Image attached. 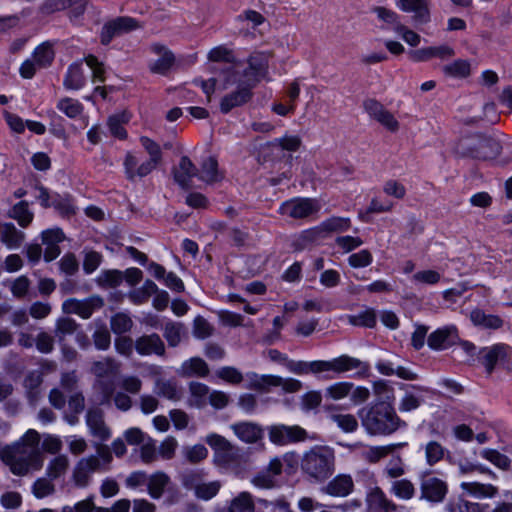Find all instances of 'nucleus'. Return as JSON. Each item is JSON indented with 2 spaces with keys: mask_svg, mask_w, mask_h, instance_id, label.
I'll list each match as a JSON object with an SVG mask.
<instances>
[{
  "mask_svg": "<svg viewBox=\"0 0 512 512\" xmlns=\"http://www.w3.org/2000/svg\"><path fill=\"white\" fill-rule=\"evenodd\" d=\"M269 56L256 52L247 59V66H230L223 70L224 87L236 85V90L226 94L220 101V110L227 114L233 108L247 103L252 97V89L262 80H268Z\"/></svg>",
  "mask_w": 512,
  "mask_h": 512,
  "instance_id": "f257e3e1",
  "label": "nucleus"
},
{
  "mask_svg": "<svg viewBox=\"0 0 512 512\" xmlns=\"http://www.w3.org/2000/svg\"><path fill=\"white\" fill-rule=\"evenodd\" d=\"M39 443V433L29 429L18 441L2 450L1 459L17 476L39 470L43 465Z\"/></svg>",
  "mask_w": 512,
  "mask_h": 512,
  "instance_id": "7ed1b4c3",
  "label": "nucleus"
},
{
  "mask_svg": "<svg viewBox=\"0 0 512 512\" xmlns=\"http://www.w3.org/2000/svg\"><path fill=\"white\" fill-rule=\"evenodd\" d=\"M406 442L392 443L384 446H373L367 452V458L370 462H378L380 459L392 453L395 449L406 446Z\"/></svg>",
  "mask_w": 512,
  "mask_h": 512,
  "instance_id": "052dcab7",
  "label": "nucleus"
},
{
  "mask_svg": "<svg viewBox=\"0 0 512 512\" xmlns=\"http://www.w3.org/2000/svg\"><path fill=\"white\" fill-rule=\"evenodd\" d=\"M102 306L103 300L99 296H91L82 300L69 298L62 303V311L65 314H76L83 319H89Z\"/></svg>",
  "mask_w": 512,
  "mask_h": 512,
  "instance_id": "ddd939ff",
  "label": "nucleus"
},
{
  "mask_svg": "<svg viewBox=\"0 0 512 512\" xmlns=\"http://www.w3.org/2000/svg\"><path fill=\"white\" fill-rule=\"evenodd\" d=\"M269 440L276 445H287L307 439V432L298 425H272L268 429Z\"/></svg>",
  "mask_w": 512,
  "mask_h": 512,
  "instance_id": "f8f14e48",
  "label": "nucleus"
},
{
  "mask_svg": "<svg viewBox=\"0 0 512 512\" xmlns=\"http://www.w3.org/2000/svg\"><path fill=\"white\" fill-rule=\"evenodd\" d=\"M139 27L138 21L132 17H117L103 26L100 35L101 43L108 45L114 37L136 30Z\"/></svg>",
  "mask_w": 512,
  "mask_h": 512,
  "instance_id": "4468645a",
  "label": "nucleus"
},
{
  "mask_svg": "<svg viewBox=\"0 0 512 512\" xmlns=\"http://www.w3.org/2000/svg\"><path fill=\"white\" fill-rule=\"evenodd\" d=\"M389 493L397 499L408 501L416 494L414 483L407 478H398L391 481Z\"/></svg>",
  "mask_w": 512,
  "mask_h": 512,
  "instance_id": "f704fd0d",
  "label": "nucleus"
},
{
  "mask_svg": "<svg viewBox=\"0 0 512 512\" xmlns=\"http://www.w3.org/2000/svg\"><path fill=\"white\" fill-rule=\"evenodd\" d=\"M421 499L431 503H441L448 492L447 483L435 476L424 477L420 484Z\"/></svg>",
  "mask_w": 512,
  "mask_h": 512,
  "instance_id": "dca6fc26",
  "label": "nucleus"
},
{
  "mask_svg": "<svg viewBox=\"0 0 512 512\" xmlns=\"http://www.w3.org/2000/svg\"><path fill=\"white\" fill-rule=\"evenodd\" d=\"M86 424L92 436L100 441H107L111 437V432L104 422L101 411L89 410L86 414Z\"/></svg>",
  "mask_w": 512,
  "mask_h": 512,
  "instance_id": "b1692460",
  "label": "nucleus"
},
{
  "mask_svg": "<svg viewBox=\"0 0 512 512\" xmlns=\"http://www.w3.org/2000/svg\"><path fill=\"white\" fill-rule=\"evenodd\" d=\"M367 512H389L393 506L385 493L378 487L374 488L366 497Z\"/></svg>",
  "mask_w": 512,
  "mask_h": 512,
  "instance_id": "473e14b6",
  "label": "nucleus"
},
{
  "mask_svg": "<svg viewBox=\"0 0 512 512\" xmlns=\"http://www.w3.org/2000/svg\"><path fill=\"white\" fill-rule=\"evenodd\" d=\"M347 262L350 267L359 269V268H365L372 264L373 262V255L372 253L367 249H362L356 253H352L347 258Z\"/></svg>",
  "mask_w": 512,
  "mask_h": 512,
  "instance_id": "e2e57ef3",
  "label": "nucleus"
},
{
  "mask_svg": "<svg viewBox=\"0 0 512 512\" xmlns=\"http://www.w3.org/2000/svg\"><path fill=\"white\" fill-rule=\"evenodd\" d=\"M184 326L179 322L168 321L163 328V336L170 347H176L180 344Z\"/></svg>",
  "mask_w": 512,
  "mask_h": 512,
  "instance_id": "09e8293b",
  "label": "nucleus"
},
{
  "mask_svg": "<svg viewBox=\"0 0 512 512\" xmlns=\"http://www.w3.org/2000/svg\"><path fill=\"white\" fill-rule=\"evenodd\" d=\"M230 428L240 441L247 444L257 443L264 436L263 428L259 424L250 421L233 423Z\"/></svg>",
  "mask_w": 512,
  "mask_h": 512,
  "instance_id": "6ab92c4d",
  "label": "nucleus"
},
{
  "mask_svg": "<svg viewBox=\"0 0 512 512\" xmlns=\"http://www.w3.org/2000/svg\"><path fill=\"white\" fill-rule=\"evenodd\" d=\"M144 165H146V160L140 162L138 157L133 153H126L123 166L127 179L130 181H134L137 178H143L156 169L150 168L148 170H142V167H144Z\"/></svg>",
  "mask_w": 512,
  "mask_h": 512,
  "instance_id": "cd10ccee",
  "label": "nucleus"
},
{
  "mask_svg": "<svg viewBox=\"0 0 512 512\" xmlns=\"http://www.w3.org/2000/svg\"><path fill=\"white\" fill-rule=\"evenodd\" d=\"M220 487L221 483L219 481L202 482L194 489V493L198 499L208 501L218 494Z\"/></svg>",
  "mask_w": 512,
  "mask_h": 512,
  "instance_id": "680f3d73",
  "label": "nucleus"
},
{
  "mask_svg": "<svg viewBox=\"0 0 512 512\" xmlns=\"http://www.w3.org/2000/svg\"><path fill=\"white\" fill-rule=\"evenodd\" d=\"M43 382V374L40 370L30 371L24 379V387L31 404H35L39 398V388Z\"/></svg>",
  "mask_w": 512,
  "mask_h": 512,
  "instance_id": "a19ab883",
  "label": "nucleus"
},
{
  "mask_svg": "<svg viewBox=\"0 0 512 512\" xmlns=\"http://www.w3.org/2000/svg\"><path fill=\"white\" fill-rule=\"evenodd\" d=\"M205 472L201 469H193L185 471L181 475V482L186 489L194 490L198 485L203 482Z\"/></svg>",
  "mask_w": 512,
  "mask_h": 512,
  "instance_id": "338daca9",
  "label": "nucleus"
},
{
  "mask_svg": "<svg viewBox=\"0 0 512 512\" xmlns=\"http://www.w3.org/2000/svg\"><path fill=\"white\" fill-rule=\"evenodd\" d=\"M131 119V115L127 111H122L111 115L107 120V126L110 134L119 139L124 140L127 138V131L124 127Z\"/></svg>",
  "mask_w": 512,
  "mask_h": 512,
  "instance_id": "2f4dec72",
  "label": "nucleus"
},
{
  "mask_svg": "<svg viewBox=\"0 0 512 512\" xmlns=\"http://www.w3.org/2000/svg\"><path fill=\"white\" fill-rule=\"evenodd\" d=\"M196 175V168L192 161L187 156H182L178 166L173 170L175 182L180 187L188 189L192 178Z\"/></svg>",
  "mask_w": 512,
  "mask_h": 512,
  "instance_id": "bb28decb",
  "label": "nucleus"
},
{
  "mask_svg": "<svg viewBox=\"0 0 512 512\" xmlns=\"http://www.w3.org/2000/svg\"><path fill=\"white\" fill-rule=\"evenodd\" d=\"M470 319L475 326L486 329H498L503 325V320L499 316L486 314L480 309L471 311Z\"/></svg>",
  "mask_w": 512,
  "mask_h": 512,
  "instance_id": "58836bf2",
  "label": "nucleus"
},
{
  "mask_svg": "<svg viewBox=\"0 0 512 512\" xmlns=\"http://www.w3.org/2000/svg\"><path fill=\"white\" fill-rule=\"evenodd\" d=\"M252 385L256 389H266L269 386H282L287 392H296L302 388V383L293 378L282 379L273 375H257L255 373L251 376Z\"/></svg>",
  "mask_w": 512,
  "mask_h": 512,
  "instance_id": "f3484780",
  "label": "nucleus"
},
{
  "mask_svg": "<svg viewBox=\"0 0 512 512\" xmlns=\"http://www.w3.org/2000/svg\"><path fill=\"white\" fill-rule=\"evenodd\" d=\"M151 49L159 58L150 63V70L153 73L166 74L174 64V54L160 44H153Z\"/></svg>",
  "mask_w": 512,
  "mask_h": 512,
  "instance_id": "a878e982",
  "label": "nucleus"
},
{
  "mask_svg": "<svg viewBox=\"0 0 512 512\" xmlns=\"http://www.w3.org/2000/svg\"><path fill=\"white\" fill-rule=\"evenodd\" d=\"M197 176L201 181L207 184H215L224 179L225 173L219 168L216 158L209 156L202 161Z\"/></svg>",
  "mask_w": 512,
  "mask_h": 512,
  "instance_id": "393cba45",
  "label": "nucleus"
},
{
  "mask_svg": "<svg viewBox=\"0 0 512 512\" xmlns=\"http://www.w3.org/2000/svg\"><path fill=\"white\" fill-rule=\"evenodd\" d=\"M69 465V460L65 455H58L54 457L48 464L46 468L47 477L52 480H55L62 476Z\"/></svg>",
  "mask_w": 512,
  "mask_h": 512,
  "instance_id": "6e6d98bb",
  "label": "nucleus"
},
{
  "mask_svg": "<svg viewBox=\"0 0 512 512\" xmlns=\"http://www.w3.org/2000/svg\"><path fill=\"white\" fill-rule=\"evenodd\" d=\"M353 389V383L342 381L328 386L325 395L333 400H341L350 395Z\"/></svg>",
  "mask_w": 512,
  "mask_h": 512,
  "instance_id": "13d9d810",
  "label": "nucleus"
},
{
  "mask_svg": "<svg viewBox=\"0 0 512 512\" xmlns=\"http://www.w3.org/2000/svg\"><path fill=\"white\" fill-rule=\"evenodd\" d=\"M447 509L449 512H483V507L479 503L469 502L463 498L451 501Z\"/></svg>",
  "mask_w": 512,
  "mask_h": 512,
  "instance_id": "774afa93",
  "label": "nucleus"
},
{
  "mask_svg": "<svg viewBox=\"0 0 512 512\" xmlns=\"http://www.w3.org/2000/svg\"><path fill=\"white\" fill-rule=\"evenodd\" d=\"M189 404L196 408L204 407L210 394L209 387L200 382H191L189 385Z\"/></svg>",
  "mask_w": 512,
  "mask_h": 512,
  "instance_id": "79ce46f5",
  "label": "nucleus"
},
{
  "mask_svg": "<svg viewBox=\"0 0 512 512\" xmlns=\"http://www.w3.org/2000/svg\"><path fill=\"white\" fill-rule=\"evenodd\" d=\"M426 463L433 466L444 459L449 451L437 441H429L424 447Z\"/></svg>",
  "mask_w": 512,
  "mask_h": 512,
  "instance_id": "de8ad7c7",
  "label": "nucleus"
},
{
  "mask_svg": "<svg viewBox=\"0 0 512 512\" xmlns=\"http://www.w3.org/2000/svg\"><path fill=\"white\" fill-rule=\"evenodd\" d=\"M461 489L468 495L475 498H490L496 493V489L491 484H482L479 482H462Z\"/></svg>",
  "mask_w": 512,
  "mask_h": 512,
  "instance_id": "c03bdc74",
  "label": "nucleus"
},
{
  "mask_svg": "<svg viewBox=\"0 0 512 512\" xmlns=\"http://www.w3.org/2000/svg\"><path fill=\"white\" fill-rule=\"evenodd\" d=\"M112 461L108 446L97 445L96 454L82 457L74 466L72 478L76 486L85 487L93 473L106 470Z\"/></svg>",
  "mask_w": 512,
  "mask_h": 512,
  "instance_id": "0eeeda50",
  "label": "nucleus"
},
{
  "mask_svg": "<svg viewBox=\"0 0 512 512\" xmlns=\"http://www.w3.org/2000/svg\"><path fill=\"white\" fill-rule=\"evenodd\" d=\"M346 319L352 326L374 328L377 324V313L374 308L365 307L356 314L347 315Z\"/></svg>",
  "mask_w": 512,
  "mask_h": 512,
  "instance_id": "e433bc0d",
  "label": "nucleus"
},
{
  "mask_svg": "<svg viewBox=\"0 0 512 512\" xmlns=\"http://www.w3.org/2000/svg\"><path fill=\"white\" fill-rule=\"evenodd\" d=\"M321 205L313 198H293L283 202L279 207V213L294 219H303L320 211Z\"/></svg>",
  "mask_w": 512,
  "mask_h": 512,
  "instance_id": "9b49d317",
  "label": "nucleus"
},
{
  "mask_svg": "<svg viewBox=\"0 0 512 512\" xmlns=\"http://www.w3.org/2000/svg\"><path fill=\"white\" fill-rule=\"evenodd\" d=\"M56 108L70 119L78 118L84 111L83 104L79 100L70 97L61 98L57 102Z\"/></svg>",
  "mask_w": 512,
  "mask_h": 512,
  "instance_id": "49530a36",
  "label": "nucleus"
},
{
  "mask_svg": "<svg viewBox=\"0 0 512 512\" xmlns=\"http://www.w3.org/2000/svg\"><path fill=\"white\" fill-rule=\"evenodd\" d=\"M85 5L86 0H46L41 10L43 13L50 14L73 7L75 16H79L84 12Z\"/></svg>",
  "mask_w": 512,
  "mask_h": 512,
  "instance_id": "c756f323",
  "label": "nucleus"
},
{
  "mask_svg": "<svg viewBox=\"0 0 512 512\" xmlns=\"http://www.w3.org/2000/svg\"><path fill=\"white\" fill-rule=\"evenodd\" d=\"M86 84L82 62L72 63L65 74L63 85L67 90H80Z\"/></svg>",
  "mask_w": 512,
  "mask_h": 512,
  "instance_id": "c85d7f7f",
  "label": "nucleus"
},
{
  "mask_svg": "<svg viewBox=\"0 0 512 512\" xmlns=\"http://www.w3.org/2000/svg\"><path fill=\"white\" fill-rule=\"evenodd\" d=\"M254 508L251 494L242 492L231 501L228 512H254Z\"/></svg>",
  "mask_w": 512,
  "mask_h": 512,
  "instance_id": "5fc2aeb1",
  "label": "nucleus"
},
{
  "mask_svg": "<svg viewBox=\"0 0 512 512\" xmlns=\"http://www.w3.org/2000/svg\"><path fill=\"white\" fill-rule=\"evenodd\" d=\"M405 472V464L399 455L393 456L383 469V475L391 481L402 477Z\"/></svg>",
  "mask_w": 512,
  "mask_h": 512,
  "instance_id": "4d7b16f0",
  "label": "nucleus"
},
{
  "mask_svg": "<svg viewBox=\"0 0 512 512\" xmlns=\"http://www.w3.org/2000/svg\"><path fill=\"white\" fill-rule=\"evenodd\" d=\"M140 143L149 154V159L146 160V165H144L143 170L156 168L162 160V151L160 145L146 136L140 137Z\"/></svg>",
  "mask_w": 512,
  "mask_h": 512,
  "instance_id": "4c0bfd02",
  "label": "nucleus"
},
{
  "mask_svg": "<svg viewBox=\"0 0 512 512\" xmlns=\"http://www.w3.org/2000/svg\"><path fill=\"white\" fill-rule=\"evenodd\" d=\"M77 329V323L74 319L63 317L56 321L55 336L63 340L66 336L72 335Z\"/></svg>",
  "mask_w": 512,
  "mask_h": 512,
  "instance_id": "69168bd1",
  "label": "nucleus"
},
{
  "mask_svg": "<svg viewBox=\"0 0 512 512\" xmlns=\"http://www.w3.org/2000/svg\"><path fill=\"white\" fill-rule=\"evenodd\" d=\"M362 427L371 436H390L407 427L393 406L385 402L367 405L359 410Z\"/></svg>",
  "mask_w": 512,
  "mask_h": 512,
  "instance_id": "20e7f679",
  "label": "nucleus"
},
{
  "mask_svg": "<svg viewBox=\"0 0 512 512\" xmlns=\"http://www.w3.org/2000/svg\"><path fill=\"white\" fill-rule=\"evenodd\" d=\"M372 12L376 15L378 21L382 23L380 28L383 31L392 30L396 32L398 26L402 24L400 21V16L391 9H387L382 6H377L372 9Z\"/></svg>",
  "mask_w": 512,
  "mask_h": 512,
  "instance_id": "72a5a7b5",
  "label": "nucleus"
},
{
  "mask_svg": "<svg viewBox=\"0 0 512 512\" xmlns=\"http://www.w3.org/2000/svg\"><path fill=\"white\" fill-rule=\"evenodd\" d=\"M178 373L183 377H206L209 373V368L202 358L192 357L182 363Z\"/></svg>",
  "mask_w": 512,
  "mask_h": 512,
  "instance_id": "7c9ffc66",
  "label": "nucleus"
},
{
  "mask_svg": "<svg viewBox=\"0 0 512 512\" xmlns=\"http://www.w3.org/2000/svg\"><path fill=\"white\" fill-rule=\"evenodd\" d=\"M459 341L455 325H446L433 331L427 338L428 346L437 351L446 350Z\"/></svg>",
  "mask_w": 512,
  "mask_h": 512,
  "instance_id": "2eb2a0df",
  "label": "nucleus"
},
{
  "mask_svg": "<svg viewBox=\"0 0 512 512\" xmlns=\"http://www.w3.org/2000/svg\"><path fill=\"white\" fill-rule=\"evenodd\" d=\"M25 239V233L18 230L13 223H5L1 230V242L8 249H18Z\"/></svg>",
  "mask_w": 512,
  "mask_h": 512,
  "instance_id": "c9c22d12",
  "label": "nucleus"
},
{
  "mask_svg": "<svg viewBox=\"0 0 512 512\" xmlns=\"http://www.w3.org/2000/svg\"><path fill=\"white\" fill-rule=\"evenodd\" d=\"M354 481L349 474H338L331 479L322 492L332 497H346L353 492Z\"/></svg>",
  "mask_w": 512,
  "mask_h": 512,
  "instance_id": "4be33fe9",
  "label": "nucleus"
},
{
  "mask_svg": "<svg viewBox=\"0 0 512 512\" xmlns=\"http://www.w3.org/2000/svg\"><path fill=\"white\" fill-rule=\"evenodd\" d=\"M170 482V478L163 472H156L148 476L147 490L154 499H159Z\"/></svg>",
  "mask_w": 512,
  "mask_h": 512,
  "instance_id": "37998d69",
  "label": "nucleus"
},
{
  "mask_svg": "<svg viewBox=\"0 0 512 512\" xmlns=\"http://www.w3.org/2000/svg\"><path fill=\"white\" fill-rule=\"evenodd\" d=\"M323 233L325 235L330 232H344L347 231L351 226L349 218L333 216L324 220L320 224Z\"/></svg>",
  "mask_w": 512,
  "mask_h": 512,
  "instance_id": "864d4df0",
  "label": "nucleus"
},
{
  "mask_svg": "<svg viewBox=\"0 0 512 512\" xmlns=\"http://www.w3.org/2000/svg\"><path fill=\"white\" fill-rule=\"evenodd\" d=\"M134 347L136 352L141 356L165 355V344L156 333L138 337L135 340Z\"/></svg>",
  "mask_w": 512,
  "mask_h": 512,
  "instance_id": "a211bd4d",
  "label": "nucleus"
},
{
  "mask_svg": "<svg viewBox=\"0 0 512 512\" xmlns=\"http://www.w3.org/2000/svg\"><path fill=\"white\" fill-rule=\"evenodd\" d=\"M477 360L487 375H491L497 366L511 371L512 347L504 343L483 347L477 353Z\"/></svg>",
  "mask_w": 512,
  "mask_h": 512,
  "instance_id": "1a4fd4ad",
  "label": "nucleus"
},
{
  "mask_svg": "<svg viewBox=\"0 0 512 512\" xmlns=\"http://www.w3.org/2000/svg\"><path fill=\"white\" fill-rule=\"evenodd\" d=\"M329 419L345 433H352L358 429V421L352 414L331 413Z\"/></svg>",
  "mask_w": 512,
  "mask_h": 512,
  "instance_id": "8fccbe9b",
  "label": "nucleus"
},
{
  "mask_svg": "<svg viewBox=\"0 0 512 512\" xmlns=\"http://www.w3.org/2000/svg\"><path fill=\"white\" fill-rule=\"evenodd\" d=\"M121 364L114 358L105 357L91 365V373L95 376L94 389L101 394L100 403H108L116 388V378Z\"/></svg>",
  "mask_w": 512,
  "mask_h": 512,
  "instance_id": "423d86ee",
  "label": "nucleus"
},
{
  "mask_svg": "<svg viewBox=\"0 0 512 512\" xmlns=\"http://www.w3.org/2000/svg\"><path fill=\"white\" fill-rule=\"evenodd\" d=\"M499 141L491 137L467 138L459 142L457 152L463 157L477 160H493L501 152Z\"/></svg>",
  "mask_w": 512,
  "mask_h": 512,
  "instance_id": "6e6552de",
  "label": "nucleus"
},
{
  "mask_svg": "<svg viewBox=\"0 0 512 512\" xmlns=\"http://www.w3.org/2000/svg\"><path fill=\"white\" fill-rule=\"evenodd\" d=\"M9 217L16 220L20 227L26 228L34 218V213L29 209L26 201L16 203L9 211Z\"/></svg>",
  "mask_w": 512,
  "mask_h": 512,
  "instance_id": "a18cd8bd",
  "label": "nucleus"
},
{
  "mask_svg": "<svg viewBox=\"0 0 512 512\" xmlns=\"http://www.w3.org/2000/svg\"><path fill=\"white\" fill-rule=\"evenodd\" d=\"M156 393L157 395L171 401H178L182 394L177 383L172 380L157 382Z\"/></svg>",
  "mask_w": 512,
  "mask_h": 512,
  "instance_id": "3c124183",
  "label": "nucleus"
},
{
  "mask_svg": "<svg viewBox=\"0 0 512 512\" xmlns=\"http://www.w3.org/2000/svg\"><path fill=\"white\" fill-rule=\"evenodd\" d=\"M396 6L403 12L413 13L417 24H426L430 21L428 0H396Z\"/></svg>",
  "mask_w": 512,
  "mask_h": 512,
  "instance_id": "aec40b11",
  "label": "nucleus"
},
{
  "mask_svg": "<svg viewBox=\"0 0 512 512\" xmlns=\"http://www.w3.org/2000/svg\"><path fill=\"white\" fill-rule=\"evenodd\" d=\"M445 75L453 78H465L470 75V63L464 59H457L443 67Z\"/></svg>",
  "mask_w": 512,
  "mask_h": 512,
  "instance_id": "603ef678",
  "label": "nucleus"
},
{
  "mask_svg": "<svg viewBox=\"0 0 512 512\" xmlns=\"http://www.w3.org/2000/svg\"><path fill=\"white\" fill-rule=\"evenodd\" d=\"M49 477L38 478L32 485V492L38 499H42L54 493L55 486Z\"/></svg>",
  "mask_w": 512,
  "mask_h": 512,
  "instance_id": "0e129e2a",
  "label": "nucleus"
},
{
  "mask_svg": "<svg viewBox=\"0 0 512 512\" xmlns=\"http://www.w3.org/2000/svg\"><path fill=\"white\" fill-rule=\"evenodd\" d=\"M286 369L293 374L304 376L312 374L318 379L332 380L344 373L355 371V375L368 373L369 365L358 358L343 354L330 360H293L287 361Z\"/></svg>",
  "mask_w": 512,
  "mask_h": 512,
  "instance_id": "f03ea898",
  "label": "nucleus"
},
{
  "mask_svg": "<svg viewBox=\"0 0 512 512\" xmlns=\"http://www.w3.org/2000/svg\"><path fill=\"white\" fill-rule=\"evenodd\" d=\"M55 57L53 44L51 42H43L38 45L20 66V75L25 79H31L37 70L49 67Z\"/></svg>",
  "mask_w": 512,
  "mask_h": 512,
  "instance_id": "9d476101",
  "label": "nucleus"
},
{
  "mask_svg": "<svg viewBox=\"0 0 512 512\" xmlns=\"http://www.w3.org/2000/svg\"><path fill=\"white\" fill-rule=\"evenodd\" d=\"M302 471L311 479L322 482L335 470L334 451L327 446H315L305 452L301 460Z\"/></svg>",
  "mask_w": 512,
  "mask_h": 512,
  "instance_id": "39448f33",
  "label": "nucleus"
},
{
  "mask_svg": "<svg viewBox=\"0 0 512 512\" xmlns=\"http://www.w3.org/2000/svg\"><path fill=\"white\" fill-rule=\"evenodd\" d=\"M111 329L115 334L121 335L131 330L133 321L126 313H116L110 320Z\"/></svg>",
  "mask_w": 512,
  "mask_h": 512,
  "instance_id": "bf43d9fd",
  "label": "nucleus"
},
{
  "mask_svg": "<svg viewBox=\"0 0 512 512\" xmlns=\"http://www.w3.org/2000/svg\"><path fill=\"white\" fill-rule=\"evenodd\" d=\"M454 54V49L448 45L430 46L409 52V56L414 62H425L432 58L445 60L454 56Z\"/></svg>",
  "mask_w": 512,
  "mask_h": 512,
  "instance_id": "412c9836",
  "label": "nucleus"
},
{
  "mask_svg": "<svg viewBox=\"0 0 512 512\" xmlns=\"http://www.w3.org/2000/svg\"><path fill=\"white\" fill-rule=\"evenodd\" d=\"M206 443L215 451L216 461L223 465H229L234 453V447L223 436L212 433L206 436Z\"/></svg>",
  "mask_w": 512,
  "mask_h": 512,
  "instance_id": "5701e85b",
  "label": "nucleus"
},
{
  "mask_svg": "<svg viewBox=\"0 0 512 512\" xmlns=\"http://www.w3.org/2000/svg\"><path fill=\"white\" fill-rule=\"evenodd\" d=\"M442 279V274L433 269L419 270L410 277V282L416 288L437 285Z\"/></svg>",
  "mask_w": 512,
  "mask_h": 512,
  "instance_id": "ea45409f",
  "label": "nucleus"
}]
</instances>
